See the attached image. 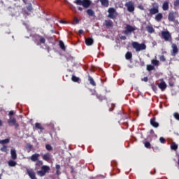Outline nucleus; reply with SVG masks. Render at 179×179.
<instances>
[{
  "mask_svg": "<svg viewBox=\"0 0 179 179\" xmlns=\"http://www.w3.org/2000/svg\"><path fill=\"white\" fill-rule=\"evenodd\" d=\"M34 42L36 45H41V44H45V38L41 35L36 34L33 37Z\"/></svg>",
  "mask_w": 179,
  "mask_h": 179,
  "instance_id": "f257e3e1",
  "label": "nucleus"
},
{
  "mask_svg": "<svg viewBox=\"0 0 179 179\" xmlns=\"http://www.w3.org/2000/svg\"><path fill=\"white\" fill-rule=\"evenodd\" d=\"M131 45L133 48L136 50V52H139V51H143V50H146V45L145 43L132 42Z\"/></svg>",
  "mask_w": 179,
  "mask_h": 179,
  "instance_id": "f03ea898",
  "label": "nucleus"
},
{
  "mask_svg": "<svg viewBox=\"0 0 179 179\" xmlns=\"http://www.w3.org/2000/svg\"><path fill=\"white\" fill-rule=\"evenodd\" d=\"M74 3L82 5L83 8H87L92 5V1L90 0H76Z\"/></svg>",
  "mask_w": 179,
  "mask_h": 179,
  "instance_id": "7ed1b4c3",
  "label": "nucleus"
},
{
  "mask_svg": "<svg viewBox=\"0 0 179 179\" xmlns=\"http://www.w3.org/2000/svg\"><path fill=\"white\" fill-rule=\"evenodd\" d=\"M50 166L43 165L41 166V170L37 171V174L39 176V177H44L47 173H50Z\"/></svg>",
  "mask_w": 179,
  "mask_h": 179,
  "instance_id": "20e7f679",
  "label": "nucleus"
},
{
  "mask_svg": "<svg viewBox=\"0 0 179 179\" xmlns=\"http://www.w3.org/2000/svg\"><path fill=\"white\" fill-rule=\"evenodd\" d=\"M7 124H8L9 127H15V129H17L19 127V123L16 120V118L13 117H10L7 120Z\"/></svg>",
  "mask_w": 179,
  "mask_h": 179,
  "instance_id": "39448f33",
  "label": "nucleus"
},
{
  "mask_svg": "<svg viewBox=\"0 0 179 179\" xmlns=\"http://www.w3.org/2000/svg\"><path fill=\"white\" fill-rule=\"evenodd\" d=\"M136 30L135 27H132L131 25L127 24L125 27V30L122 31V34H125V36H129L132 34V31Z\"/></svg>",
  "mask_w": 179,
  "mask_h": 179,
  "instance_id": "423d86ee",
  "label": "nucleus"
},
{
  "mask_svg": "<svg viewBox=\"0 0 179 179\" xmlns=\"http://www.w3.org/2000/svg\"><path fill=\"white\" fill-rule=\"evenodd\" d=\"M152 8H151L149 10L150 15L152 16V15H156L159 12V3H153L152 4Z\"/></svg>",
  "mask_w": 179,
  "mask_h": 179,
  "instance_id": "0eeeda50",
  "label": "nucleus"
},
{
  "mask_svg": "<svg viewBox=\"0 0 179 179\" xmlns=\"http://www.w3.org/2000/svg\"><path fill=\"white\" fill-rule=\"evenodd\" d=\"M162 38H164L165 41H171V34L169 31H162Z\"/></svg>",
  "mask_w": 179,
  "mask_h": 179,
  "instance_id": "6e6552de",
  "label": "nucleus"
},
{
  "mask_svg": "<svg viewBox=\"0 0 179 179\" xmlns=\"http://www.w3.org/2000/svg\"><path fill=\"white\" fill-rule=\"evenodd\" d=\"M124 6L127 8L128 12L132 13L135 10V3H134L132 1L126 2Z\"/></svg>",
  "mask_w": 179,
  "mask_h": 179,
  "instance_id": "1a4fd4ad",
  "label": "nucleus"
},
{
  "mask_svg": "<svg viewBox=\"0 0 179 179\" xmlns=\"http://www.w3.org/2000/svg\"><path fill=\"white\" fill-rule=\"evenodd\" d=\"M115 12L116 10L115 8L110 7L108 9V17L109 19H115L116 16H115Z\"/></svg>",
  "mask_w": 179,
  "mask_h": 179,
  "instance_id": "9d476101",
  "label": "nucleus"
},
{
  "mask_svg": "<svg viewBox=\"0 0 179 179\" xmlns=\"http://www.w3.org/2000/svg\"><path fill=\"white\" fill-rule=\"evenodd\" d=\"M171 48V55L175 57V55H177V54H178V47H177V45L176 43H172Z\"/></svg>",
  "mask_w": 179,
  "mask_h": 179,
  "instance_id": "9b49d317",
  "label": "nucleus"
},
{
  "mask_svg": "<svg viewBox=\"0 0 179 179\" xmlns=\"http://www.w3.org/2000/svg\"><path fill=\"white\" fill-rule=\"evenodd\" d=\"M27 173L31 179H37L36 177V172L33 169H27Z\"/></svg>",
  "mask_w": 179,
  "mask_h": 179,
  "instance_id": "f8f14e48",
  "label": "nucleus"
},
{
  "mask_svg": "<svg viewBox=\"0 0 179 179\" xmlns=\"http://www.w3.org/2000/svg\"><path fill=\"white\" fill-rule=\"evenodd\" d=\"M98 2H100L102 8H108L110 6V1L108 0H97Z\"/></svg>",
  "mask_w": 179,
  "mask_h": 179,
  "instance_id": "ddd939ff",
  "label": "nucleus"
},
{
  "mask_svg": "<svg viewBox=\"0 0 179 179\" xmlns=\"http://www.w3.org/2000/svg\"><path fill=\"white\" fill-rule=\"evenodd\" d=\"M168 20L169 22H175L176 21V13L174 11H171L169 13Z\"/></svg>",
  "mask_w": 179,
  "mask_h": 179,
  "instance_id": "4468645a",
  "label": "nucleus"
},
{
  "mask_svg": "<svg viewBox=\"0 0 179 179\" xmlns=\"http://www.w3.org/2000/svg\"><path fill=\"white\" fill-rule=\"evenodd\" d=\"M150 125L154 128H159V123L156 122V117H153L150 120Z\"/></svg>",
  "mask_w": 179,
  "mask_h": 179,
  "instance_id": "2eb2a0df",
  "label": "nucleus"
},
{
  "mask_svg": "<svg viewBox=\"0 0 179 179\" xmlns=\"http://www.w3.org/2000/svg\"><path fill=\"white\" fill-rule=\"evenodd\" d=\"M103 26H106L108 29H110V27H113L114 22H113L111 20H106L104 21Z\"/></svg>",
  "mask_w": 179,
  "mask_h": 179,
  "instance_id": "dca6fc26",
  "label": "nucleus"
},
{
  "mask_svg": "<svg viewBox=\"0 0 179 179\" xmlns=\"http://www.w3.org/2000/svg\"><path fill=\"white\" fill-rule=\"evenodd\" d=\"M40 157V154L38 153H35V154H33L30 157V160L31 162H37L38 161V158Z\"/></svg>",
  "mask_w": 179,
  "mask_h": 179,
  "instance_id": "f3484780",
  "label": "nucleus"
},
{
  "mask_svg": "<svg viewBox=\"0 0 179 179\" xmlns=\"http://www.w3.org/2000/svg\"><path fill=\"white\" fill-rule=\"evenodd\" d=\"M158 87L162 90V92H164L167 88V85L164 81H163L158 84Z\"/></svg>",
  "mask_w": 179,
  "mask_h": 179,
  "instance_id": "a211bd4d",
  "label": "nucleus"
},
{
  "mask_svg": "<svg viewBox=\"0 0 179 179\" xmlns=\"http://www.w3.org/2000/svg\"><path fill=\"white\" fill-rule=\"evenodd\" d=\"M11 159L13 160H16L17 159V154L16 153V150L11 149L10 150Z\"/></svg>",
  "mask_w": 179,
  "mask_h": 179,
  "instance_id": "6ab92c4d",
  "label": "nucleus"
},
{
  "mask_svg": "<svg viewBox=\"0 0 179 179\" xmlns=\"http://www.w3.org/2000/svg\"><path fill=\"white\" fill-rule=\"evenodd\" d=\"M35 128L36 129H39V134H41V132H43L44 131V127L43 126H41V124L36 122L35 124Z\"/></svg>",
  "mask_w": 179,
  "mask_h": 179,
  "instance_id": "aec40b11",
  "label": "nucleus"
},
{
  "mask_svg": "<svg viewBox=\"0 0 179 179\" xmlns=\"http://www.w3.org/2000/svg\"><path fill=\"white\" fill-rule=\"evenodd\" d=\"M42 159L43 160H45V162H49L50 160H51V154L48 152L43 155V156L42 157Z\"/></svg>",
  "mask_w": 179,
  "mask_h": 179,
  "instance_id": "412c9836",
  "label": "nucleus"
},
{
  "mask_svg": "<svg viewBox=\"0 0 179 179\" xmlns=\"http://www.w3.org/2000/svg\"><path fill=\"white\" fill-rule=\"evenodd\" d=\"M162 19H163V14L162 13H157L155 17V20H156V22H161Z\"/></svg>",
  "mask_w": 179,
  "mask_h": 179,
  "instance_id": "4be33fe9",
  "label": "nucleus"
},
{
  "mask_svg": "<svg viewBox=\"0 0 179 179\" xmlns=\"http://www.w3.org/2000/svg\"><path fill=\"white\" fill-rule=\"evenodd\" d=\"M94 43V41L92 38H85V44L86 45H92Z\"/></svg>",
  "mask_w": 179,
  "mask_h": 179,
  "instance_id": "5701e85b",
  "label": "nucleus"
},
{
  "mask_svg": "<svg viewBox=\"0 0 179 179\" xmlns=\"http://www.w3.org/2000/svg\"><path fill=\"white\" fill-rule=\"evenodd\" d=\"M163 10H169V1H165L162 4Z\"/></svg>",
  "mask_w": 179,
  "mask_h": 179,
  "instance_id": "b1692460",
  "label": "nucleus"
},
{
  "mask_svg": "<svg viewBox=\"0 0 179 179\" xmlns=\"http://www.w3.org/2000/svg\"><path fill=\"white\" fill-rule=\"evenodd\" d=\"M146 30L151 34H152V33H155V29L152 26H147Z\"/></svg>",
  "mask_w": 179,
  "mask_h": 179,
  "instance_id": "393cba45",
  "label": "nucleus"
},
{
  "mask_svg": "<svg viewBox=\"0 0 179 179\" xmlns=\"http://www.w3.org/2000/svg\"><path fill=\"white\" fill-rule=\"evenodd\" d=\"M59 45L63 51H65L66 50V48L65 47V44H64V42L62 41H59Z\"/></svg>",
  "mask_w": 179,
  "mask_h": 179,
  "instance_id": "a878e982",
  "label": "nucleus"
},
{
  "mask_svg": "<svg viewBox=\"0 0 179 179\" xmlns=\"http://www.w3.org/2000/svg\"><path fill=\"white\" fill-rule=\"evenodd\" d=\"M88 80L92 86H96V82H94V80L93 79V78H92V76H90L88 77Z\"/></svg>",
  "mask_w": 179,
  "mask_h": 179,
  "instance_id": "bb28decb",
  "label": "nucleus"
},
{
  "mask_svg": "<svg viewBox=\"0 0 179 179\" xmlns=\"http://www.w3.org/2000/svg\"><path fill=\"white\" fill-rule=\"evenodd\" d=\"M71 80L72 82H76L77 83H79L80 79L79 78V77H76V76H72Z\"/></svg>",
  "mask_w": 179,
  "mask_h": 179,
  "instance_id": "cd10ccee",
  "label": "nucleus"
},
{
  "mask_svg": "<svg viewBox=\"0 0 179 179\" xmlns=\"http://www.w3.org/2000/svg\"><path fill=\"white\" fill-rule=\"evenodd\" d=\"M171 149L172 150H177V149H178V145L176 143L173 142L171 145Z\"/></svg>",
  "mask_w": 179,
  "mask_h": 179,
  "instance_id": "c85d7f7f",
  "label": "nucleus"
},
{
  "mask_svg": "<svg viewBox=\"0 0 179 179\" xmlns=\"http://www.w3.org/2000/svg\"><path fill=\"white\" fill-rule=\"evenodd\" d=\"M143 144L145 148H146V149H152V145L149 141H145L143 143Z\"/></svg>",
  "mask_w": 179,
  "mask_h": 179,
  "instance_id": "c756f323",
  "label": "nucleus"
},
{
  "mask_svg": "<svg viewBox=\"0 0 179 179\" xmlns=\"http://www.w3.org/2000/svg\"><path fill=\"white\" fill-rule=\"evenodd\" d=\"M96 99H98L99 101H103V100H106V96H102L101 94H96Z\"/></svg>",
  "mask_w": 179,
  "mask_h": 179,
  "instance_id": "7c9ffc66",
  "label": "nucleus"
},
{
  "mask_svg": "<svg viewBox=\"0 0 179 179\" xmlns=\"http://www.w3.org/2000/svg\"><path fill=\"white\" fill-rule=\"evenodd\" d=\"M17 164L16 163V162L13 161V160H10L8 161V166L10 167H15V166H16Z\"/></svg>",
  "mask_w": 179,
  "mask_h": 179,
  "instance_id": "2f4dec72",
  "label": "nucleus"
},
{
  "mask_svg": "<svg viewBox=\"0 0 179 179\" xmlns=\"http://www.w3.org/2000/svg\"><path fill=\"white\" fill-rule=\"evenodd\" d=\"M87 13L88 16H94V11L92 9L87 10Z\"/></svg>",
  "mask_w": 179,
  "mask_h": 179,
  "instance_id": "473e14b6",
  "label": "nucleus"
},
{
  "mask_svg": "<svg viewBox=\"0 0 179 179\" xmlns=\"http://www.w3.org/2000/svg\"><path fill=\"white\" fill-rule=\"evenodd\" d=\"M126 59H131L132 58V52H127L125 55Z\"/></svg>",
  "mask_w": 179,
  "mask_h": 179,
  "instance_id": "72a5a7b5",
  "label": "nucleus"
},
{
  "mask_svg": "<svg viewBox=\"0 0 179 179\" xmlns=\"http://www.w3.org/2000/svg\"><path fill=\"white\" fill-rule=\"evenodd\" d=\"M9 143V138H6L4 140H0V145H6Z\"/></svg>",
  "mask_w": 179,
  "mask_h": 179,
  "instance_id": "f704fd0d",
  "label": "nucleus"
},
{
  "mask_svg": "<svg viewBox=\"0 0 179 179\" xmlns=\"http://www.w3.org/2000/svg\"><path fill=\"white\" fill-rule=\"evenodd\" d=\"M154 69H155V66H152L151 64L147 65V71H148V72H150V71H154Z\"/></svg>",
  "mask_w": 179,
  "mask_h": 179,
  "instance_id": "c9c22d12",
  "label": "nucleus"
},
{
  "mask_svg": "<svg viewBox=\"0 0 179 179\" xmlns=\"http://www.w3.org/2000/svg\"><path fill=\"white\" fill-rule=\"evenodd\" d=\"M151 63L152 64V65H155V66H159V60L157 59H152Z\"/></svg>",
  "mask_w": 179,
  "mask_h": 179,
  "instance_id": "e433bc0d",
  "label": "nucleus"
},
{
  "mask_svg": "<svg viewBox=\"0 0 179 179\" xmlns=\"http://www.w3.org/2000/svg\"><path fill=\"white\" fill-rule=\"evenodd\" d=\"M43 165V161L38 159V161L36 162L35 166H37L38 167H41Z\"/></svg>",
  "mask_w": 179,
  "mask_h": 179,
  "instance_id": "4c0bfd02",
  "label": "nucleus"
},
{
  "mask_svg": "<svg viewBox=\"0 0 179 179\" xmlns=\"http://www.w3.org/2000/svg\"><path fill=\"white\" fill-rule=\"evenodd\" d=\"M27 9L28 12H31V10H33V6H31V3L28 4Z\"/></svg>",
  "mask_w": 179,
  "mask_h": 179,
  "instance_id": "58836bf2",
  "label": "nucleus"
},
{
  "mask_svg": "<svg viewBox=\"0 0 179 179\" xmlns=\"http://www.w3.org/2000/svg\"><path fill=\"white\" fill-rule=\"evenodd\" d=\"M151 87L153 90V92H155V93H156V92H157V86L155 84H151Z\"/></svg>",
  "mask_w": 179,
  "mask_h": 179,
  "instance_id": "ea45409f",
  "label": "nucleus"
},
{
  "mask_svg": "<svg viewBox=\"0 0 179 179\" xmlns=\"http://www.w3.org/2000/svg\"><path fill=\"white\" fill-rule=\"evenodd\" d=\"M27 149H29L28 153H29V152H31V150L33 149V145L31 144H27Z\"/></svg>",
  "mask_w": 179,
  "mask_h": 179,
  "instance_id": "a19ab883",
  "label": "nucleus"
},
{
  "mask_svg": "<svg viewBox=\"0 0 179 179\" xmlns=\"http://www.w3.org/2000/svg\"><path fill=\"white\" fill-rule=\"evenodd\" d=\"M1 152H8V146L3 145V147L0 149Z\"/></svg>",
  "mask_w": 179,
  "mask_h": 179,
  "instance_id": "79ce46f5",
  "label": "nucleus"
},
{
  "mask_svg": "<svg viewBox=\"0 0 179 179\" xmlns=\"http://www.w3.org/2000/svg\"><path fill=\"white\" fill-rule=\"evenodd\" d=\"M173 6H174V8H178V6H179V0H176L173 2Z\"/></svg>",
  "mask_w": 179,
  "mask_h": 179,
  "instance_id": "37998d69",
  "label": "nucleus"
},
{
  "mask_svg": "<svg viewBox=\"0 0 179 179\" xmlns=\"http://www.w3.org/2000/svg\"><path fill=\"white\" fill-rule=\"evenodd\" d=\"M45 149H46L47 150H52V147L51 146V145L47 144V145H45Z\"/></svg>",
  "mask_w": 179,
  "mask_h": 179,
  "instance_id": "c03bdc74",
  "label": "nucleus"
},
{
  "mask_svg": "<svg viewBox=\"0 0 179 179\" xmlns=\"http://www.w3.org/2000/svg\"><path fill=\"white\" fill-rule=\"evenodd\" d=\"M159 60L162 62H165L166 61V57H164V55H162L159 57Z\"/></svg>",
  "mask_w": 179,
  "mask_h": 179,
  "instance_id": "a18cd8bd",
  "label": "nucleus"
},
{
  "mask_svg": "<svg viewBox=\"0 0 179 179\" xmlns=\"http://www.w3.org/2000/svg\"><path fill=\"white\" fill-rule=\"evenodd\" d=\"M174 118H176V120H177L178 121H179V114L178 113H175L173 114Z\"/></svg>",
  "mask_w": 179,
  "mask_h": 179,
  "instance_id": "49530a36",
  "label": "nucleus"
},
{
  "mask_svg": "<svg viewBox=\"0 0 179 179\" xmlns=\"http://www.w3.org/2000/svg\"><path fill=\"white\" fill-rule=\"evenodd\" d=\"M159 141L161 143H166V138H163V137H160L159 138Z\"/></svg>",
  "mask_w": 179,
  "mask_h": 179,
  "instance_id": "de8ad7c7",
  "label": "nucleus"
},
{
  "mask_svg": "<svg viewBox=\"0 0 179 179\" xmlns=\"http://www.w3.org/2000/svg\"><path fill=\"white\" fill-rule=\"evenodd\" d=\"M15 113L13 112V110H10L8 113L9 115V118H10V117H12V115H14Z\"/></svg>",
  "mask_w": 179,
  "mask_h": 179,
  "instance_id": "09e8293b",
  "label": "nucleus"
},
{
  "mask_svg": "<svg viewBox=\"0 0 179 179\" xmlns=\"http://www.w3.org/2000/svg\"><path fill=\"white\" fill-rule=\"evenodd\" d=\"M138 8V9H141V10H145V7H143L142 5H139Z\"/></svg>",
  "mask_w": 179,
  "mask_h": 179,
  "instance_id": "8fccbe9b",
  "label": "nucleus"
},
{
  "mask_svg": "<svg viewBox=\"0 0 179 179\" xmlns=\"http://www.w3.org/2000/svg\"><path fill=\"white\" fill-rule=\"evenodd\" d=\"M73 22L78 24V23H79V19H78V17H75L74 20H73Z\"/></svg>",
  "mask_w": 179,
  "mask_h": 179,
  "instance_id": "3c124183",
  "label": "nucleus"
},
{
  "mask_svg": "<svg viewBox=\"0 0 179 179\" xmlns=\"http://www.w3.org/2000/svg\"><path fill=\"white\" fill-rule=\"evenodd\" d=\"M142 80H143L144 82H148V80H149V78L148 77H144Z\"/></svg>",
  "mask_w": 179,
  "mask_h": 179,
  "instance_id": "603ef678",
  "label": "nucleus"
},
{
  "mask_svg": "<svg viewBox=\"0 0 179 179\" xmlns=\"http://www.w3.org/2000/svg\"><path fill=\"white\" fill-rule=\"evenodd\" d=\"M120 39H121V40H127V36H122L120 37Z\"/></svg>",
  "mask_w": 179,
  "mask_h": 179,
  "instance_id": "864d4df0",
  "label": "nucleus"
},
{
  "mask_svg": "<svg viewBox=\"0 0 179 179\" xmlns=\"http://www.w3.org/2000/svg\"><path fill=\"white\" fill-rule=\"evenodd\" d=\"M59 169H61V166L59 164H57L56 165V169L59 170Z\"/></svg>",
  "mask_w": 179,
  "mask_h": 179,
  "instance_id": "5fc2aeb1",
  "label": "nucleus"
},
{
  "mask_svg": "<svg viewBox=\"0 0 179 179\" xmlns=\"http://www.w3.org/2000/svg\"><path fill=\"white\" fill-rule=\"evenodd\" d=\"M78 33H79V34H83V30L80 29V30L78 31Z\"/></svg>",
  "mask_w": 179,
  "mask_h": 179,
  "instance_id": "6e6d98bb",
  "label": "nucleus"
},
{
  "mask_svg": "<svg viewBox=\"0 0 179 179\" xmlns=\"http://www.w3.org/2000/svg\"><path fill=\"white\" fill-rule=\"evenodd\" d=\"M3 125V122L2 120H0V127H2Z\"/></svg>",
  "mask_w": 179,
  "mask_h": 179,
  "instance_id": "4d7b16f0",
  "label": "nucleus"
},
{
  "mask_svg": "<svg viewBox=\"0 0 179 179\" xmlns=\"http://www.w3.org/2000/svg\"><path fill=\"white\" fill-rule=\"evenodd\" d=\"M78 10H80V11L83 10V8L82 7H78Z\"/></svg>",
  "mask_w": 179,
  "mask_h": 179,
  "instance_id": "13d9d810",
  "label": "nucleus"
},
{
  "mask_svg": "<svg viewBox=\"0 0 179 179\" xmlns=\"http://www.w3.org/2000/svg\"><path fill=\"white\" fill-rule=\"evenodd\" d=\"M56 174H57V176L59 174V170L57 169Z\"/></svg>",
  "mask_w": 179,
  "mask_h": 179,
  "instance_id": "bf43d9fd",
  "label": "nucleus"
},
{
  "mask_svg": "<svg viewBox=\"0 0 179 179\" xmlns=\"http://www.w3.org/2000/svg\"><path fill=\"white\" fill-rule=\"evenodd\" d=\"M24 3H26V0H22Z\"/></svg>",
  "mask_w": 179,
  "mask_h": 179,
  "instance_id": "052dcab7",
  "label": "nucleus"
},
{
  "mask_svg": "<svg viewBox=\"0 0 179 179\" xmlns=\"http://www.w3.org/2000/svg\"><path fill=\"white\" fill-rule=\"evenodd\" d=\"M178 165H179V159H178Z\"/></svg>",
  "mask_w": 179,
  "mask_h": 179,
  "instance_id": "680f3d73",
  "label": "nucleus"
}]
</instances>
